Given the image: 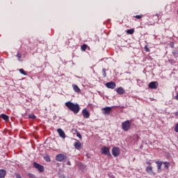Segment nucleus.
I'll list each match as a JSON object with an SVG mask.
<instances>
[{"label": "nucleus", "mask_w": 178, "mask_h": 178, "mask_svg": "<svg viewBox=\"0 0 178 178\" xmlns=\"http://www.w3.org/2000/svg\"><path fill=\"white\" fill-rule=\"evenodd\" d=\"M169 62L170 63H171V65H173L175 63V60H169Z\"/></svg>", "instance_id": "nucleus-34"}, {"label": "nucleus", "mask_w": 178, "mask_h": 178, "mask_svg": "<svg viewBox=\"0 0 178 178\" xmlns=\"http://www.w3.org/2000/svg\"><path fill=\"white\" fill-rule=\"evenodd\" d=\"M33 166H34V168L38 169V170H39V172H40V173H42L44 170V166L38 163L37 162L33 163Z\"/></svg>", "instance_id": "nucleus-4"}, {"label": "nucleus", "mask_w": 178, "mask_h": 178, "mask_svg": "<svg viewBox=\"0 0 178 178\" xmlns=\"http://www.w3.org/2000/svg\"><path fill=\"white\" fill-rule=\"evenodd\" d=\"M75 132L76 133V137H79V138H80V140H81L82 137H81V134H80V132H79L77 131V129L75 130Z\"/></svg>", "instance_id": "nucleus-20"}, {"label": "nucleus", "mask_w": 178, "mask_h": 178, "mask_svg": "<svg viewBox=\"0 0 178 178\" xmlns=\"http://www.w3.org/2000/svg\"><path fill=\"white\" fill-rule=\"evenodd\" d=\"M131 126V122H130V120H127L122 123V129L124 130V131H129Z\"/></svg>", "instance_id": "nucleus-2"}, {"label": "nucleus", "mask_w": 178, "mask_h": 178, "mask_svg": "<svg viewBox=\"0 0 178 178\" xmlns=\"http://www.w3.org/2000/svg\"><path fill=\"white\" fill-rule=\"evenodd\" d=\"M17 58H19V60H21L20 58H22V55H20V54H17Z\"/></svg>", "instance_id": "nucleus-33"}, {"label": "nucleus", "mask_w": 178, "mask_h": 178, "mask_svg": "<svg viewBox=\"0 0 178 178\" xmlns=\"http://www.w3.org/2000/svg\"><path fill=\"white\" fill-rule=\"evenodd\" d=\"M6 175V170H0V178L5 177Z\"/></svg>", "instance_id": "nucleus-15"}, {"label": "nucleus", "mask_w": 178, "mask_h": 178, "mask_svg": "<svg viewBox=\"0 0 178 178\" xmlns=\"http://www.w3.org/2000/svg\"><path fill=\"white\" fill-rule=\"evenodd\" d=\"M104 115H109L112 112V107H105L102 108Z\"/></svg>", "instance_id": "nucleus-6"}, {"label": "nucleus", "mask_w": 178, "mask_h": 178, "mask_svg": "<svg viewBox=\"0 0 178 178\" xmlns=\"http://www.w3.org/2000/svg\"><path fill=\"white\" fill-rule=\"evenodd\" d=\"M106 87H107V88H111V90H113L116 88V83L115 82H107L106 83Z\"/></svg>", "instance_id": "nucleus-8"}, {"label": "nucleus", "mask_w": 178, "mask_h": 178, "mask_svg": "<svg viewBox=\"0 0 178 178\" xmlns=\"http://www.w3.org/2000/svg\"><path fill=\"white\" fill-rule=\"evenodd\" d=\"M74 91H75V92H80V88H79V86L77 85H73L72 86Z\"/></svg>", "instance_id": "nucleus-16"}, {"label": "nucleus", "mask_w": 178, "mask_h": 178, "mask_svg": "<svg viewBox=\"0 0 178 178\" xmlns=\"http://www.w3.org/2000/svg\"><path fill=\"white\" fill-rule=\"evenodd\" d=\"M102 154L111 156V152L109 151V148L106 147H102Z\"/></svg>", "instance_id": "nucleus-7"}, {"label": "nucleus", "mask_w": 178, "mask_h": 178, "mask_svg": "<svg viewBox=\"0 0 178 178\" xmlns=\"http://www.w3.org/2000/svg\"><path fill=\"white\" fill-rule=\"evenodd\" d=\"M170 48H175V42H170Z\"/></svg>", "instance_id": "nucleus-26"}, {"label": "nucleus", "mask_w": 178, "mask_h": 178, "mask_svg": "<svg viewBox=\"0 0 178 178\" xmlns=\"http://www.w3.org/2000/svg\"><path fill=\"white\" fill-rule=\"evenodd\" d=\"M147 165H151V162L147 161Z\"/></svg>", "instance_id": "nucleus-37"}, {"label": "nucleus", "mask_w": 178, "mask_h": 178, "mask_svg": "<svg viewBox=\"0 0 178 178\" xmlns=\"http://www.w3.org/2000/svg\"><path fill=\"white\" fill-rule=\"evenodd\" d=\"M164 165H165V168L166 169H169V163L165 162V163H164Z\"/></svg>", "instance_id": "nucleus-27"}, {"label": "nucleus", "mask_w": 178, "mask_h": 178, "mask_svg": "<svg viewBox=\"0 0 178 178\" xmlns=\"http://www.w3.org/2000/svg\"><path fill=\"white\" fill-rule=\"evenodd\" d=\"M175 131L176 133H178V123H177V124H176V126H175Z\"/></svg>", "instance_id": "nucleus-29"}, {"label": "nucleus", "mask_w": 178, "mask_h": 178, "mask_svg": "<svg viewBox=\"0 0 178 178\" xmlns=\"http://www.w3.org/2000/svg\"><path fill=\"white\" fill-rule=\"evenodd\" d=\"M156 163L157 165L158 170H161V168H162V161H156Z\"/></svg>", "instance_id": "nucleus-18"}, {"label": "nucleus", "mask_w": 178, "mask_h": 178, "mask_svg": "<svg viewBox=\"0 0 178 178\" xmlns=\"http://www.w3.org/2000/svg\"><path fill=\"white\" fill-rule=\"evenodd\" d=\"M67 165H71L70 164V161H67Z\"/></svg>", "instance_id": "nucleus-38"}, {"label": "nucleus", "mask_w": 178, "mask_h": 178, "mask_svg": "<svg viewBox=\"0 0 178 178\" xmlns=\"http://www.w3.org/2000/svg\"><path fill=\"white\" fill-rule=\"evenodd\" d=\"M65 106H67V108L74 113H79V112H80V106L79 104H74L72 102H67L65 103Z\"/></svg>", "instance_id": "nucleus-1"}, {"label": "nucleus", "mask_w": 178, "mask_h": 178, "mask_svg": "<svg viewBox=\"0 0 178 178\" xmlns=\"http://www.w3.org/2000/svg\"><path fill=\"white\" fill-rule=\"evenodd\" d=\"M16 178H22V176L19 174H16Z\"/></svg>", "instance_id": "nucleus-35"}, {"label": "nucleus", "mask_w": 178, "mask_h": 178, "mask_svg": "<svg viewBox=\"0 0 178 178\" xmlns=\"http://www.w3.org/2000/svg\"><path fill=\"white\" fill-rule=\"evenodd\" d=\"M149 88H152V90H156V88H158V82L156 81L150 82L149 83Z\"/></svg>", "instance_id": "nucleus-9"}, {"label": "nucleus", "mask_w": 178, "mask_h": 178, "mask_svg": "<svg viewBox=\"0 0 178 178\" xmlns=\"http://www.w3.org/2000/svg\"><path fill=\"white\" fill-rule=\"evenodd\" d=\"M116 91H117L118 94H119L120 95L124 94V89H123V88H122V87L118 88L116 89Z\"/></svg>", "instance_id": "nucleus-13"}, {"label": "nucleus", "mask_w": 178, "mask_h": 178, "mask_svg": "<svg viewBox=\"0 0 178 178\" xmlns=\"http://www.w3.org/2000/svg\"><path fill=\"white\" fill-rule=\"evenodd\" d=\"M146 172L149 173V175H154V170H152V166H148L146 168Z\"/></svg>", "instance_id": "nucleus-14"}, {"label": "nucleus", "mask_w": 178, "mask_h": 178, "mask_svg": "<svg viewBox=\"0 0 178 178\" xmlns=\"http://www.w3.org/2000/svg\"><path fill=\"white\" fill-rule=\"evenodd\" d=\"M102 73H103L104 77H106V70L105 68L102 70Z\"/></svg>", "instance_id": "nucleus-24"}, {"label": "nucleus", "mask_w": 178, "mask_h": 178, "mask_svg": "<svg viewBox=\"0 0 178 178\" xmlns=\"http://www.w3.org/2000/svg\"><path fill=\"white\" fill-rule=\"evenodd\" d=\"M175 98H176V99H177V100L178 101V92H177V95L175 96Z\"/></svg>", "instance_id": "nucleus-36"}, {"label": "nucleus", "mask_w": 178, "mask_h": 178, "mask_svg": "<svg viewBox=\"0 0 178 178\" xmlns=\"http://www.w3.org/2000/svg\"><path fill=\"white\" fill-rule=\"evenodd\" d=\"M44 159L46 162H51V158H49V156L47 155L44 157Z\"/></svg>", "instance_id": "nucleus-19"}, {"label": "nucleus", "mask_w": 178, "mask_h": 178, "mask_svg": "<svg viewBox=\"0 0 178 178\" xmlns=\"http://www.w3.org/2000/svg\"><path fill=\"white\" fill-rule=\"evenodd\" d=\"M172 55H174V56H176L177 55H178V51H172Z\"/></svg>", "instance_id": "nucleus-31"}, {"label": "nucleus", "mask_w": 178, "mask_h": 178, "mask_svg": "<svg viewBox=\"0 0 178 178\" xmlns=\"http://www.w3.org/2000/svg\"><path fill=\"white\" fill-rule=\"evenodd\" d=\"M112 154L113 156H119L120 155V151L119 150V148L114 147L112 149Z\"/></svg>", "instance_id": "nucleus-5"}, {"label": "nucleus", "mask_w": 178, "mask_h": 178, "mask_svg": "<svg viewBox=\"0 0 178 178\" xmlns=\"http://www.w3.org/2000/svg\"><path fill=\"white\" fill-rule=\"evenodd\" d=\"M0 118H1V119H3V120H6V121L9 120V116H8L6 114H1L0 115Z\"/></svg>", "instance_id": "nucleus-17"}, {"label": "nucleus", "mask_w": 178, "mask_h": 178, "mask_svg": "<svg viewBox=\"0 0 178 178\" xmlns=\"http://www.w3.org/2000/svg\"><path fill=\"white\" fill-rule=\"evenodd\" d=\"M156 16H157V17H159V15L158 14H156Z\"/></svg>", "instance_id": "nucleus-39"}, {"label": "nucleus", "mask_w": 178, "mask_h": 178, "mask_svg": "<svg viewBox=\"0 0 178 178\" xmlns=\"http://www.w3.org/2000/svg\"><path fill=\"white\" fill-rule=\"evenodd\" d=\"M127 33V34H134V29H128Z\"/></svg>", "instance_id": "nucleus-21"}, {"label": "nucleus", "mask_w": 178, "mask_h": 178, "mask_svg": "<svg viewBox=\"0 0 178 178\" xmlns=\"http://www.w3.org/2000/svg\"><path fill=\"white\" fill-rule=\"evenodd\" d=\"M57 131H58L60 137H61V138H66V134H65V131H63V130H62V129H58Z\"/></svg>", "instance_id": "nucleus-11"}, {"label": "nucleus", "mask_w": 178, "mask_h": 178, "mask_svg": "<svg viewBox=\"0 0 178 178\" xmlns=\"http://www.w3.org/2000/svg\"><path fill=\"white\" fill-rule=\"evenodd\" d=\"M82 115L83 118H85V119H88V118H90V112L88 111V110H87V108L83 109Z\"/></svg>", "instance_id": "nucleus-10"}, {"label": "nucleus", "mask_w": 178, "mask_h": 178, "mask_svg": "<svg viewBox=\"0 0 178 178\" xmlns=\"http://www.w3.org/2000/svg\"><path fill=\"white\" fill-rule=\"evenodd\" d=\"M19 72L22 74H24V76H27V73H26V72H24V70H23V69H19Z\"/></svg>", "instance_id": "nucleus-23"}, {"label": "nucleus", "mask_w": 178, "mask_h": 178, "mask_svg": "<svg viewBox=\"0 0 178 178\" xmlns=\"http://www.w3.org/2000/svg\"><path fill=\"white\" fill-rule=\"evenodd\" d=\"M74 148H76V149H81V148H82V145H81V143H80V142H75L74 143Z\"/></svg>", "instance_id": "nucleus-12"}, {"label": "nucleus", "mask_w": 178, "mask_h": 178, "mask_svg": "<svg viewBox=\"0 0 178 178\" xmlns=\"http://www.w3.org/2000/svg\"><path fill=\"white\" fill-rule=\"evenodd\" d=\"M145 50L146 51V52H149V49L148 48L147 45L145 46Z\"/></svg>", "instance_id": "nucleus-28"}, {"label": "nucleus", "mask_w": 178, "mask_h": 178, "mask_svg": "<svg viewBox=\"0 0 178 178\" xmlns=\"http://www.w3.org/2000/svg\"><path fill=\"white\" fill-rule=\"evenodd\" d=\"M135 17L136 19H141V17H143V15H136Z\"/></svg>", "instance_id": "nucleus-32"}, {"label": "nucleus", "mask_w": 178, "mask_h": 178, "mask_svg": "<svg viewBox=\"0 0 178 178\" xmlns=\"http://www.w3.org/2000/svg\"><path fill=\"white\" fill-rule=\"evenodd\" d=\"M29 118H30V119H35V115L34 114H31L29 115Z\"/></svg>", "instance_id": "nucleus-25"}, {"label": "nucleus", "mask_w": 178, "mask_h": 178, "mask_svg": "<svg viewBox=\"0 0 178 178\" xmlns=\"http://www.w3.org/2000/svg\"><path fill=\"white\" fill-rule=\"evenodd\" d=\"M87 44H83V45H82L81 46V51H86V49H87Z\"/></svg>", "instance_id": "nucleus-22"}, {"label": "nucleus", "mask_w": 178, "mask_h": 178, "mask_svg": "<svg viewBox=\"0 0 178 178\" xmlns=\"http://www.w3.org/2000/svg\"><path fill=\"white\" fill-rule=\"evenodd\" d=\"M56 159L58 162H63V161H66V159H67V156L62 154H58L56 155Z\"/></svg>", "instance_id": "nucleus-3"}, {"label": "nucleus", "mask_w": 178, "mask_h": 178, "mask_svg": "<svg viewBox=\"0 0 178 178\" xmlns=\"http://www.w3.org/2000/svg\"><path fill=\"white\" fill-rule=\"evenodd\" d=\"M29 178H35V176L33 174H29Z\"/></svg>", "instance_id": "nucleus-30"}]
</instances>
